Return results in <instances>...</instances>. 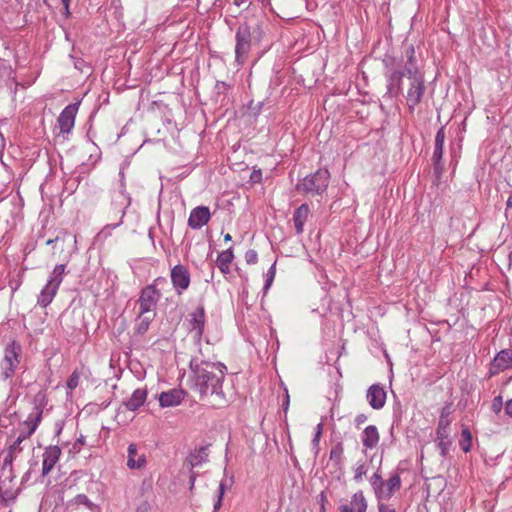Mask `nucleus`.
Masks as SVG:
<instances>
[{
    "instance_id": "1",
    "label": "nucleus",
    "mask_w": 512,
    "mask_h": 512,
    "mask_svg": "<svg viewBox=\"0 0 512 512\" xmlns=\"http://www.w3.org/2000/svg\"><path fill=\"white\" fill-rule=\"evenodd\" d=\"M405 62L402 69H399L400 61L386 54L382 59L384 65V76L386 79V95L396 98L402 93V79L407 77L409 84L406 92L407 106L410 112L421 103L426 91L424 73L420 70L413 45L406 47Z\"/></svg>"
},
{
    "instance_id": "2",
    "label": "nucleus",
    "mask_w": 512,
    "mask_h": 512,
    "mask_svg": "<svg viewBox=\"0 0 512 512\" xmlns=\"http://www.w3.org/2000/svg\"><path fill=\"white\" fill-rule=\"evenodd\" d=\"M189 367L192 373L191 389L199 394L200 399L214 409L226 407L229 404L223 391V382L227 373L226 365L219 361L192 356Z\"/></svg>"
},
{
    "instance_id": "3",
    "label": "nucleus",
    "mask_w": 512,
    "mask_h": 512,
    "mask_svg": "<svg viewBox=\"0 0 512 512\" xmlns=\"http://www.w3.org/2000/svg\"><path fill=\"white\" fill-rule=\"evenodd\" d=\"M267 28L269 24L262 12L244 15L243 22L235 33V62L244 65L252 50L263 46L267 41Z\"/></svg>"
},
{
    "instance_id": "4",
    "label": "nucleus",
    "mask_w": 512,
    "mask_h": 512,
    "mask_svg": "<svg viewBox=\"0 0 512 512\" xmlns=\"http://www.w3.org/2000/svg\"><path fill=\"white\" fill-rule=\"evenodd\" d=\"M330 173L328 169L320 168L301 179L296 184V190L304 195H322L329 185Z\"/></svg>"
},
{
    "instance_id": "5",
    "label": "nucleus",
    "mask_w": 512,
    "mask_h": 512,
    "mask_svg": "<svg viewBox=\"0 0 512 512\" xmlns=\"http://www.w3.org/2000/svg\"><path fill=\"white\" fill-rule=\"evenodd\" d=\"M167 280L165 277H157L153 282L141 290L138 305L140 315L155 313L154 310L160 300L162 294L158 287L166 285Z\"/></svg>"
},
{
    "instance_id": "6",
    "label": "nucleus",
    "mask_w": 512,
    "mask_h": 512,
    "mask_svg": "<svg viewBox=\"0 0 512 512\" xmlns=\"http://www.w3.org/2000/svg\"><path fill=\"white\" fill-rule=\"evenodd\" d=\"M65 275V264H58L54 267L47 279L45 286L41 289L37 297V304L40 307L46 308L53 301Z\"/></svg>"
},
{
    "instance_id": "7",
    "label": "nucleus",
    "mask_w": 512,
    "mask_h": 512,
    "mask_svg": "<svg viewBox=\"0 0 512 512\" xmlns=\"http://www.w3.org/2000/svg\"><path fill=\"white\" fill-rule=\"evenodd\" d=\"M370 484L378 500H389L401 488V478L398 473L392 474L387 481L376 472L370 478Z\"/></svg>"
},
{
    "instance_id": "8",
    "label": "nucleus",
    "mask_w": 512,
    "mask_h": 512,
    "mask_svg": "<svg viewBox=\"0 0 512 512\" xmlns=\"http://www.w3.org/2000/svg\"><path fill=\"white\" fill-rule=\"evenodd\" d=\"M20 351V345L15 342L5 348L4 357L0 363V376L3 380H7L14 375L20 363Z\"/></svg>"
},
{
    "instance_id": "9",
    "label": "nucleus",
    "mask_w": 512,
    "mask_h": 512,
    "mask_svg": "<svg viewBox=\"0 0 512 512\" xmlns=\"http://www.w3.org/2000/svg\"><path fill=\"white\" fill-rule=\"evenodd\" d=\"M170 280L177 295H182L190 286L191 274L183 264H177L170 270Z\"/></svg>"
},
{
    "instance_id": "10",
    "label": "nucleus",
    "mask_w": 512,
    "mask_h": 512,
    "mask_svg": "<svg viewBox=\"0 0 512 512\" xmlns=\"http://www.w3.org/2000/svg\"><path fill=\"white\" fill-rule=\"evenodd\" d=\"M190 332L193 334L194 340L200 345L205 327V308L199 305L193 312L189 314Z\"/></svg>"
},
{
    "instance_id": "11",
    "label": "nucleus",
    "mask_w": 512,
    "mask_h": 512,
    "mask_svg": "<svg viewBox=\"0 0 512 512\" xmlns=\"http://www.w3.org/2000/svg\"><path fill=\"white\" fill-rule=\"evenodd\" d=\"M42 419V410L39 407H34L33 411L28 415L27 419L22 423L23 429L16 438V440H27L37 429Z\"/></svg>"
},
{
    "instance_id": "12",
    "label": "nucleus",
    "mask_w": 512,
    "mask_h": 512,
    "mask_svg": "<svg viewBox=\"0 0 512 512\" xmlns=\"http://www.w3.org/2000/svg\"><path fill=\"white\" fill-rule=\"evenodd\" d=\"M78 107V103L69 104L60 113L57 121L62 133H69L73 129Z\"/></svg>"
},
{
    "instance_id": "13",
    "label": "nucleus",
    "mask_w": 512,
    "mask_h": 512,
    "mask_svg": "<svg viewBox=\"0 0 512 512\" xmlns=\"http://www.w3.org/2000/svg\"><path fill=\"white\" fill-rule=\"evenodd\" d=\"M211 219V213L207 206H197L190 212L188 226L191 229L199 230L205 226Z\"/></svg>"
},
{
    "instance_id": "14",
    "label": "nucleus",
    "mask_w": 512,
    "mask_h": 512,
    "mask_svg": "<svg viewBox=\"0 0 512 512\" xmlns=\"http://www.w3.org/2000/svg\"><path fill=\"white\" fill-rule=\"evenodd\" d=\"M130 204L131 198L126 193L124 183L122 182L120 190L113 193L111 201L112 209L120 215L119 220L123 221L126 210Z\"/></svg>"
},
{
    "instance_id": "15",
    "label": "nucleus",
    "mask_w": 512,
    "mask_h": 512,
    "mask_svg": "<svg viewBox=\"0 0 512 512\" xmlns=\"http://www.w3.org/2000/svg\"><path fill=\"white\" fill-rule=\"evenodd\" d=\"M445 129L441 127L435 136V144H434V152L432 156V160L434 162V169L436 173L441 174L443 170V166L441 164L443 150H444V142H445Z\"/></svg>"
},
{
    "instance_id": "16",
    "label": "nucleus",
    "mask_w": 512,
    "mask_h": 512,
    "mask_svg": "<svg viewBox=\"0 0 512 512\" xmlns=\"http://www.w3.org/2000/svg\"><path fill=\"white\" fill-rule=\"evenodd\" d=\"M366 398L373 409L379 410L383 408L386 403V391L381 385L373 384L367 390Z\"/></svg>"
},
{
    "instance_id": "17",
    "label": "nucleus",
    "mask_w": 512,
    "mask_h": 512,
    "mask_svg": "<svg viewBox=\"0 0 512 512\" xmlns=\"http://www.w3.org/2000/svg\"><path fill=\"white\" fill-rule=\"evenodd\" d=\"M147 464L144 453H139L137 445L131 443L127 448V467L131 470L143 469Z\"/></svg>"
},
{
    "instance_id": "18",
    "label": "nucleus",
    "mask_w": 512,
    "mask_h": 512,
    "mask_svg": "<svg viewBox=\"0 0 512 512\" xmlns=\"http://www.w3.org/2000/svg\"><path fill=\"white\" fill-rule=\"evenodd\" d=\"M61 456V449L56 445L48 446L43 453L42 475H47Z\"/></svg>"
},
{
    "instance_id": "19",
    "label": "nucleus",
    "mask_w": 512,
    "mask_h": 512,
    "mask_svg": "<svg viewBox=\"0 0 512 512\" xmlns=\"http://www.w3.org/2000/svg\"><path fill=\"white\" fill-rule=\"evenodd\" d=\"M512 362V352L509 350L500 351L490 364L489 374L494 376L507 369Z\"/></svg>"
},
{
    "instance_id": "20",
    "label": "nucleus",
    "mask_w": 512,
    "mask_h": 512,
    "mask_svg": "<svg viewBox=\"0 0 512 512\" xmlns=\"http://www.w3.org/2000/svg\"><path fill=\"white\" fill-rule=\"evenodd\" d=\"M185 392L181 389H171L162 392L159 396L161 407H173L179 405L184 399Z\"/></svg>"
},
{
    "instance_id": "21",
    "label": "nucleus",
    "mask_w": 512,
    "mask_h": 512,
    "mask_svg": "<svg viewBox=\"0 0 512 512\" xmlns=\"http://www.w3.org/2000/svg\"><path fill=\"white\" fill-rule=\"evenodd\" d=\"M310 208L306 203L301 204L293 214V223L298 235L304 232V225L309 217Z\"/></svg>"
},
{
    "instance_id": "22",
    "label": "nucleus",
    "mask_w": 512,
    "mask_h": 512,
    "mask_svg": "<svg viewBox=\"0 0 512 512\" xmlns=\"http://www.w3.org/2000/svg\"><path fill=\"white\" fill-rule=\"evenodd\" d=\"M379 440L380 435L375 425H369L363 430L361 435V441L366 449L375 448L378 445Z\"/></svg>"
},
{
    "instance_id": "23",
    "label": "nucleus",
    "mask_w": 512,
    "mask_h": 512,
    "mask_svg": "<svg viewBox=\"0 0 512 512\" xmlns=\"http://www.w3.org/2000/svg\"><path fill=\"white\" fill-rule=\"evenodd\" d=\"M146 398L147 390L139 388L134 390L130 398L126 400L123 404L127 408V410L136 411L145 403Z\"/></svg>"
},
{
    "instance_id": "24",
    "label": "nucleus",
    "mask_w": 512,
    "mask_h": 512,
    "mask_svg": "<svg viewBox=\"0 0 512 512\" xmlns=\"http://www.w3.org/2000/svg\"><path fill=\"white\" fill-rule=\"evenodd\" d=\"M233 258H234V255H233L232 248L222 251L218 255V257L216 259V265L222 273L227 274L230 272L229 266H230L231 262L233 261Z\"/></svg>"
},
{
    "instance_id": "25",
    "label": "nucleus",
    "mask_w": 512,
    "mask_h": 512,
    "mask_svg": "<svg viewBox=\"0 0 512 512\" xmlns=\"http://www.w3.org/2000/svg\"><path fill=\"white\" fill-rule=\"evenodd\" d=\"M155 315H156L155 313L140 315V312H139L138 317L136 319L135 326H134L135 333L138 335L145 334L148 331L149 326H150L151 322L153 321Z\"/></svg>"
},
{
    "instance_id": "26",
    "label": "nucleus",
    "mask_w": 512,
    "mask_h": 512,
    "mask_svg": "<svg viewBox=\"0 0 512 512\" xmlns=\"http://www.w3.org/2000/svg\"><path fill=\"white\" fill-rule=\"evenodd\" d=\"M436 441L440 449V454L446 456L450 450L452 441L450 439V431H436Z\"/></svg>"
},
{
    "instance_id": "27",
    "label": "nucleus",
    "mask_w": 512,
    "mask_h": 512,
    "mask_svg": "<svg viewBox=\"0 0 512 512\" xmlns=\"http://www.w3.org/2000/svg\"><path fill=\"white\" fill-rule=\"evenodd\" d=\"M349 506L353 508L354 512H366L368 504L362 491L353 494Z\"/></svg>"
},
{
    "instance_id": "28",
    "label": "nucleus",
    "mask_w": 512,
    "mask_h": 512,
    "mask_svg": "<svg viewBox=\"0 0 512 512\" xmlns=\"http://www.w3.org/2000/svg\"><path fill=\"white\" fill-rule=\"evenodd\" d=\"M208 453L205 447H201L194 453H191L188 461L192 468L200 466L203 462L207 461Z\"/></svg>"
},
{
    "instance_id": "29",
    "label": "nucleus",
    "mask_w": 512,
    "mask_h": 512,
    "mask_svg": "<svg viewBox=\"0 0 512 512\" xmlns=\"http://www.w3.org/2000/svg\"><path fill=\"white\" fill-rule=\"evenodd\" d=\"M459 445L465 453L471 450L472 434L467 427H465L461 432V440L459 442Z\"/></svg>"
},
{
    "instance_id": "30",
    "label": "nucleus",
    "mask_w": 512,
    "mask_h": 512,
    "mask_svg": "<svg viewBox=\"0 0 512 512\" xmlns=\"http://www.w3.org/2000/svg\"><path fill=\"white\" fill-rule=\"evenodd\" d=\"M71 505L74 506H85L89 510H94L96 508V505L89 500V498L85 494H78L73 498L71 501Z\"/></svg>"
},
{
    "instance_id": "31",
    "label": "nucleus",
    "mask_w": 512,
    "mask_h": 512,
    "mask_svg": "<svg viewBox=\"0 0 512 512\" xmlns=\"http://www.w3.org/2000/svg\"><path fill=\"white\" fill-rule=\"evenodd\" d=\"M448 415H449L448 409L443 408L440 418H439L438 427H437L436 431H443V432L450 431L449 426H450L451 421H450Z\"/></svg>"
},
{
    "instance_id": "32",
    "label": "nucleus",
    "mask_w": 512,
    "mask_h": 512,
    "mask_svg": "<svg viewBox=\"0 0 512 512\" xmlns=\"http://www.w3.org/2000/svg\"><path fill=\"white\" fill-rule=\"evenodd\" d=\"M226 484L224 483V481H221L219 486H218V490H217V500L216 502L214 503V506H213V512H218V510L220 509V507L222 506V500H223V496L225 494V491H226Z\"/></svg>"
},
{
    "instance_id": "33",
    "label": "nucleus",
    "mask_w": 512,
    "mask_h": 512,
    "mask_svg": "<svg viewBox=\"0 0 512 512\" xmlns=\"http://www.w3.org/2000/svg\"><path fill=\"white\" fill-rule=\"evenodd\" d=\"M343 451L344 449L342 443H337L332 447L330 451V459L337 463H340L342 461Z\"/></svg>"
},
{
    "instance_id": "34",
    "label": "nucleus",
    "mask_w": 512,
    "mask_h": 512,
    "mask_svg": "<svg viewBox=\"0 0 512 512\" xmlns=\"http://www.w3.org/2000/svg\"><path fill=\"white\" fill-rule=\"evenodd\" d=\"M22 450L23 447L21 440H15L9 447L8 456L6 457L5 462H7L8 457L10 458V461H12V459L15 458Z\"/></svg>"
},
{
    "instance_id": "35",
    "label": "nucleus",
    "mask_w": 512,
    "mask_h": 512,
    "mask_svg": "<svg viewBox=\"0 0 512 512\" xmlns=\"http://www.w3.org/2000/svg\"><path fill=\"white\" fill-rule=\"evenodd\" d=\"M123 223V221L119 220L118 222L114 223V224H108L106 226L103 227V229L98 233V237L99 238H102V239H106L108 238L112 231L119 227L121 224Z\"/></svg>"
},
{
    "instance_id": "36",
    "label": "nucleus",
    "mask_w": 512,
    "mask_h": 512,
    "mask_svg": "<svg viewBox=\"0 0 512 512\" xmlns=\"http://www.w3.org/2000/svg\"><path fill=\"white\" fill-rule=\"evenodd\" d=\"M0 496L5 501L15 498V492L6 488V480H0Z\"/></svg>"
},
{
    "instance_id": "37",
    "label": "nucleus",
    "mask_w": 512,
    "mask_h": 512,
    "mask_svg": "<svg viewBox=\"0 0 512 512\" xmlns=\"http://www.w3.org/2000/svg\"><path fill=\"white\" fill-rule=\"evenodd\" d=\"M276 264L274 263L268 270L267 274H266V280H265V285H264V290L267 291L273 280H274V277H275V273H276Z\"/></svg>"
},
{
    "instance_id": "38",
    "label": "nucleus",
    "mask_w": 512,
    "mask_h": 512,
    "mask_svg": "<svg viewBox=\"0 0 512 512\" xmlns=\"http://www.w3.org/2000/svg\"><path fill=\"white\" fill-rule=\"evenodd\" d=\"M79 380H80L79 374L76 371L73 372L67 380L68 389H70V390L75 389L79 385Z\"/></svg>"
},
{
    "instance_id": "39",
    "label": "nucleus",
    "mask_w": 512,
    "mask_h": 512,
    "mask_svg": "<svg viewBox=\"0 0 512 512\" xmlns=\"http://www.w3.org/2000/svg\"><path fill=\"white\" fill-rule=\"evenodd\" d=\"M244 258L247 264H256L258 261V253L256 250L250 249L246 251Z\"/></svg>"
},
{
    "instance_id": "40",
    "label": "nucleus",
    "mask_w": 512,
    "mask_h": 512,
    "mask_svg": "<svg viewBox=\"0 0 512 512\" xmlns=\"http://www.w3.org/2000/svg\"><path fill=\"white\" fill-rule=\"evenodd\" d=\"M366 473H367V468H366L365 464H359L355 469V475H354L355 481L356 482L362 481V478L364 475H366Z\"/></svg>"
},
{
    "instance_id": "41",
    "label": "nucleus",
    "mask_w": 512,
    "mask_h": 512,
    "mask_svg": "<svg viewBox=\"0 0 512 512\" xmlns=\"http://www.w3.org/2000/svg\"><path fill=\"white\" fill-rule=\"evenodd\" d=\"M211 353V347L210 344L207 342L206 347L200 346L198 349V353L194 356L202 357L205 360H210L209 355Z\"/></svg>"
},
{
    "instance_id": "42",
    "label": "nucleus",
    "mask_w": 512,
    "mask_h": 512,
    "mask_svg": "<svg viewBox=\"0 0 512 512\" xmlns=\"http://www.w3.org/2000/svg\"><path fill=\"white\" fill-rule=\"evenodd\" d=\"M502 405H503L502 397L501 396H497L492 401L491 409H492L493 412L498 414L501 411V409H502Z\"/></svg>"
},
{
    "instance_id": "43",
    "label": "nucleus",
    "mask_w": 512,
    "mask_h": 512,
    "mask_svg": "<svg viewBox=\"0 0 512 512\" xmlns=\"http://www.w3.org/2000/svg\"><path fill=\"white\" fill-rule=\"evenodd\" d=\"M322 431H323V425H322V423H319L316 427V432H315L314 438L312 440V444L314 447H318L320 438L322 435Z\"/></svg>"
},
{
    "instance_id": "44",
    "label": "nucleus",
    "mask_w": 512,
    "mask_h": 512,
    "mask_svg": "<svg viewBox=\"0 0 512 512\" xmlns=\"http://www.w3.org/2000/svg\"><path fill=\"white\" fill-rule=\"evenodd\" d=\"M262 180V171L254 169L250 174V181L252 183H260Z\"/></svg>"
},
{
    "instance_id": "45",
    "label": "nucleus",
    "mask_w": 512,
    "mask_h": 512,
    "mask_svg": "<svg viewBox=\"0 0 512 512\" xmlns=\"http://www.w3.org/2000/svg\"><path fill=\"white\" fill-rule=\"evenodd\" d=\"M228 2H231L233 6L236 8H241L243 5L251 4V0H227Z\"/></svg>"
},
{
    "instance_id": "46",
    "label": "nucleus",
    "mask_w": 512,
    "mask_h": 512,
    "mask_svg": "<svg viewBox=\"0 0 512 512\" xmlns=\"http://www.w3.org/2000/svg\"><path fill=\"white\" fill-rule=\"evenodd\" d=\"M378 511L379 512H396L394 508L391 506L384 504L382 502L378 503Z\"/></svg>"
},
{
    "instance_id": "47",
    "label": "nucleus",
    "mask_w": 512,
    "mask_h": 512,
    "mask_svg": "<svg viewBox=\"0 0 512 512\" xmlns=\"http://www.w3.org/2000/svg\"><path fill=\"white\" fill-rule=\"evenodd\" d=\"M368 417L365 414H358L355 417V424L356 426H360L361 424L365 423L367 421Z\"/></svg>"
},
{
    "instance_id": "48",
    "label": "nucleus",
    "mask_w": 512,
    "mask_h": 512,
    "mask_svg": "<svg viewBox=\"0 0 512 512\" xmlns=\"http://www.w3.org/2000/svg\"><path fill=\"white\" fill-rule=\"evenodd\" d=\"M319 498H320V503H321V508H320V511L321 512H325V503L327 502V495L324 491H322L319 495Z\"/></svg>"
},
{
    "instance_id": "49",
    "label": "nucleus",
    "mask_w": 512,
    "mask_h": 512,
    "mask_svg": "<svg viewBox=\"0 0 512 512\" xmlns=\"http://www.w3.org/2000/svg\"><path fill=\"white\" fill-rule=\"evenodd\" d=\"M505 412L507 415L512 417V399L508 400L505 406Z\"/></svg>"
},
{
    "instance_id": "50",
    "label": "nucleus",
    "mask_w": 512,
    "mask_h": 512,
    "mask_svg": "<svg viewBox=\"0 0 512 512\" xmlns=\"http://www.w3.org/2000/svg\"><path fill=\"white\" fill-rule=\"evenodd\" d=\"M339 512H354V510L349 505L343 504L339 507Z\"/></svg>"
},
{
    "instance_id": "51",
    "label": "nucleus",
    "mask_w": 512,
    "mask_h": 512,
    "mask_svg": "<svg viewBox=\"0 0 512 512\" xmlns=\"http://www.w3.org/2000/svg\"><path fill=\"white\" fill-rule=\"evenodd\" d=\"M60 241L64 242V239H63V238H61L60 236H57V237H55L54 239H49V240H47V241H46V244H47V245H53L54 243H58V242H60Z\"/></svg>"
},
{
    "instance_id": "52",
    "label": "nucleus",
    "mask_w": 512,
    "mask_h": 512,
    "mask_svg": "<svg viewBox=\"0 0 512 512\" xmlns=\"http://www.w3.org/2000/svg\"><path fill=\"white\" fill-rule=\"evenodd\" d=\"M149 510V505L147 503H143L142 505H140L136 512H148Z\"/></svg>"
},
{
    "instance_id": "53",
    "label": "nucleus",
    "mask_w": 512,
    "mask_h": 512,
    "mask_svg": "<svg viewBox=\"0 0 512 512\" xmlns=\"http://www.w3.org/2000/svg\"><path fill=\"white\" fill-rule=\"evenodd\" d=\"M195 479H196V475L194 473H192L190 476V490H192L194 487Z\"/></svg>"
},
{
    "instance_id": "54",
    "label": "nucleus",
    "mask_w": 512,
    "mask_h": 512,
    "mask_svg": "<svg viewBox=\"0 0 512 512\" xmlns=\"http://www.w3.org/2000/svg\"><path fill=\"white\" fill-rule=\"evenodd\" d=\"M63 5H64V8H65V11L67 14H69V1L70 0H61Z\"/></svg>"
},
{
    "instance_id": "55",
    "label": "nucleus",
    "mask_w": 512,
    "mask_h": 512,
    "mask_svg": "<svg viewBox=\"0 0 512 512\" xmlns=\"http://www.w3.org/2000/svg\"><path fill=\"white\" fill-rule=\"evenodd\" d=\"M508 260H509V270L512 271V251L509 253Z\"/></svg>"
},
{
    "instance_id": "56",
    "label": "nucleus",
    "mask_w": 512,
    "mask_h": 512,
    "mask_svg": "<svg viewBox=\"0 0 512 512\" xmlns=\"http://www.w3.org/2000/svg\"><path fill=\"white\" fill-rule=\"evenodd\" d=\"M216 87H217L218 89L225 88V87H226V84H225L224 82H217Z\"/></svg>"
},
{
    "instance_id": "57",
    "label": "nucleus",
    "mask_w": 512,
    "mask_h": 512,
    "mask_svg": "<svg viewBox=\"0 0 512 512\" xmlns=\"http://www.w3.org/2000/svg\"><path fill=\"white\" fill-rule=\"evenodd\" d=\"M224 240H225V241H231V240H232L231 235H230L229 233L225 234V235H224Z\"/></svg>"
},
{
    "instance_id": "58",
    "label": "nucleus",
    "mask_w": 512,
    "mask_h": 512,
    "mask_svg": "<svg viewBox=\"0 0 512 512\" xmlns=\"http://www.w3.org/2000/svg\"><path fill=\"white\" fill-rule=\"evenodd\" d=\"M507 206L511 207L512 206V196H510L507 200Z\"/></svg>"
},
{
    "instance_id": "59",
    "label": "nucleus",
    "mask_w": 512,
    "mask_h": 512,
    "mask_svg": "<svg viewBox=\"0 0 512 512\" xmlns=\"http://www.w3.org/2000/svg\"><path fill=\"white\" fill-rule=\"evenodd\" d=\"M77 441H78L79 443H81V444H84V443H85V441H84V437H83V436H81Z\"/></svg>"
},
{
    "instance_id": "60",
    "label": "nucleus",
    "mask_w": 512,
    "mask_h": 512,
    "mask_svg": "<svg viewBox=\"0 0 512 512\" xmlns=\"http://www.w3.org/2000/svg\"><path fill=\"white\" fill-rule=\"evenodd\" d=\"M288 403H289V395L287 394L286 395V407L288 406Z\"/></svg>"
},
{
    "instance_id": "61",
    "label": "nucleus",
    "mask_w": 512,
    "mask_h": 512,
    "mask_svg": "<svg viewBox=\"0 0 512 512\" xmlns=\"http://www.w3.org/2000/svg\"><path fill=\"white\" fill-rule=\"evenodd\" d=\"M267 42H268V40L265 42V43H266V46H269V43H267Z\"/></svg>"
}]
</instances>
